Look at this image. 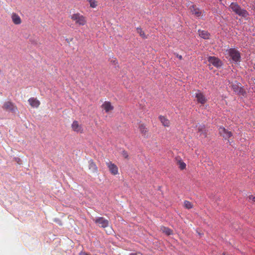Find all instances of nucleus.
Wrapping results in <instances>:
<instances>
[{"instance_id": "1", "label": "nucleus", "mask_w": 255, "mask_h": 255, "mask_svg": "<svg viewBox=\"0 0 255 255\" xmlns=\"http://www.w3.org/2000/svg\"><path fill=\"white\" fill-rule=\"evenodd\" d=\"M229 8L240 16L247 17L249 15L248 12L242 8L237 2H232L229 6Z\"/></svg>"}, {"instance_id": "2", "label": "nucleus", "mask_w": 255, "mask_h": 255, "mask_svg": "<svg viewBox=\"0 0 255 255\" xmlns=\"http://www.w3.org/2000/svg\"><path fill=\"white\" fill-rule=\"evenodd\" d=\"M71 18L75 22V24L78 26H84L87 24L86 17L79 13L73 14Z\"/></svg>"}, {"instance_id": "3", "label": "nucleus", "mask_w": 255, "mask_h": 255, "mask_svg": "<svg viewBox=\"0 0 255 255\" xmlns=\"http://www.w3.org/2000/svg\"><path fill=\"white\" fill-rule=\"evenodd\" d=\"M229 82L231 84L232 89L235 93L243 96L246 94V92L242 87L241 83L237 82L230 83V82L229 81Z\"/></svg>"}, {"instance_id": "4", "label": "nucleus", "mask_w": 255, "mask_h": 255, "mask_svg": "<svg viewBox=\"0 0 255 255\" xmlns=\"http://www.w3.org/2000/svg\"><path fill=\"white\" fill-rule=\"evenodd\" d=\"M138 128L140 134L143 138H147L149 137L150 134L149 130L144 124L140 123H139Z\"/></svg>"}, {"instance_id": "5", "label": "nucleus", "mask_w": 255, "mask_h": 255, "mask_svg": "<svg viewBox=\"0 0 255 255\" xmlns=\"http://www.w3.org/2000/svg\"><path fill=\"white\" fill-rule=\"evenodd\" d=\"M229 55L234 62H238L240 61V53L237 50L235 49H230L229 50Z\"/></svg>"}, {"instance_id": "6", "label": "nucleus", "mask_w": 255, "mask_h": 255, "mask_svg": "<svg viewBox=\"0 0 255 255\" xmlns=\"http://www.w3.org/2000/svg\"><path fill=\"white\" fill-rule=\"evenodd\" d=\"M219 133L220 135L225 139L228 140L230 137L232 136L231 131H229L224 127H220L219 128Z\"/></svg>"}, {"instance_id": "7", "label": "nucleus", "mask_w": 255, "mask_h": 255, "mask_svg": "<svg viewBox=\"0 0 255 255\" xmlns=\"http://www.w3.org/2000/svg\"><path fill=\"white\" fill-rule=\"evenodd\" d=\"M94 221L101 228H105L109 226V221L103 217H98Z\"/></svg>"}, {"instance_id": "8", "label": "nucleus", "mask_w": 255, "mask_h": 255, "mask_svg": "<svg viewBox=\"0 0 255 255\" xmlns=\"http://www.w3.org/2000/svg\"><path fill=\"white\" fill-rule=\"evenodd\" d=\"M71 128L72 130L77 133H83V128L81 124H80L77 121H74L73 122L71 125Z\"/></svg>"}, {"instance_id": "9", "label": "nucleus", "mask_w": 255, "mask_h": 255, "mask_svg": "<svg viewBox=\"0 0 255 255\" xmlns=\"http://www.w3.org/2000/svg\"><path fill=\"white\" fill-rule=\"evenodd\" d=\"M106 165L112 174L116 175L119 173L118 167L116 164L113 163L110 161H108L106 162Z\"/></svg>"}, {"instance_id": "10", "label": "nucleus", "mask_w": 255, "mask_h": 255, "mask_svg": "<svg viewBox=\"0 0 255 255\" xmlns=\"http://www.w3.org/2000/svg\"><path fill=\"white\" fill-rule=\"evenodd\" d=\"M2 108L6 111H9L13 113H15L17 110L16 107L12 102L9 101L5 102L2 106Z\"/></svg>"}, {"instance_id": "11", "label": "nucleus", "mask_w": 255, "mask_h": 255, "mask_svg": "<svg viewBox=\"0 0 255 255\" xmlns=\"http://www.w3.org/2000/svg\"><path fill=\"white\" fill-rule=\"evenodd\" d=\"M195 98H196L197 102L201 105L205 104L207 101L205 95L199 90H198L197 93H196Z\"/></svg>"}, {"instance_id": "12", "label": "nucleus", "mask_w": 255, "mask_h": 255, "mask_svg": "<svg viewBox=\"0 0 255 255\" xmlns=\"http://www.w3.org/2000/svg\"><path fill=\"white\" fill-rule=\"evenodd\" d=\"M11 18L12 22L15 25L20 24L22 20L20 16L16 13L13 12L11 15Z\"/></svg>"}, {"instance_id": "13", "label": "nucleus", "mask_w": 255, "mask_h": 255, "mask_svg": "<svg viewBox=\"0 0 255 255\" xmlns=\"http://www.w3.org/2000/svg\"><path fill=\"white\" fill-rule=\"evenodd\" d=\"M102 108L105 111L106 113L113 110L114 107L112 105L111 102L109 101L105 102L102 105Z\"/></svg>"}, {"instance_id": "14", "label": "nucleus", "mask_w": 255, "mask_h": 255, "mask_svg": "<svg viewBox=\"0 0 255 255\" xmlns=\"http://www.w3.org/2000/svg\"><path fill=\"white\" fill-rule=\"evenodd\" d=\"M28 101L30 105L33 108H38L40 104L39 101L35 98H31Z\"/></svg>"}, {"instance_id": "15", "label": "nucleus", "mask_w": 255, "mask_h": 255, "mask_svg": "<svg viewBox=\"0 0 255 255\" xmlns=\"http://www.w3.org/2000/svg\"><path fill=\"white\" fill-rule=\"evenodd\" d=\"M159 119L163 126L167 127H169L170 124V121L166 117L163 116H160Z\"/></svg>"}, {"instance_id": "16", "label": "nucleus", "mask_w": 255, "mask_h": 255, "mask_svg": "<svg viewBox=\"0 0 255 255\" xmlns=\"http://www.w3.org/2000/svg\"><path fill=\"white\" fill-rule=\"evenodd\" d=\"M190 10L192 13L197 17H199L201 15V11L194 5H192L190 7Z\"/></svg>"}, {"instance_id": "17", "label": "nucleus", "mask_w": 255, "mask_h": 255, "mask_svg": "<svg viewBox=\"0 0 255 255\" xmlns=\"http://www.w3.org/2000/svg\"><path fill=\"white\" fill-rule=\"evenodd\" d=\"M198 132L200 133V135H203L204 137H206V130L204 125H199L198 126Z\"/></svg>"}, {"instance_id": "18", "label": "nucleus", "mask_w": 255, "mask_h": 255, "mask_svg": "<svg viewBox=\"0 0 255 255\" xmlns=\"http://www.w3.org/2000/svg\"><path fill=\"white\" fill-rule=\"evenodd\" d=\"M89 168L92 170L93 172H97L98 171V167L93 160L90 161Z\"/></svg>"}, {"instance_id": "19", "label": "nucleus", "mask_w": 255, "mask_h": 255, "mask_svg": "<svg viewBox=\"0 0 255 255\" xmlns=\"http://www.w3.org/2000/svg\"><path fill=\"white\" fill-rule=\"evenodd\" d=\"M160 230L168 236L173 234L172 230L164 226L161 227Z\"/></svg>"}, {"instance_id": "20", "label": "nucleus", "mask_w": 255, "mask_h": 255, "mask_svg": "<svg viewBox=\"0 0 255 255\" xmlns=\"http://www.w3.org/2000/svg\"><path fill=\"white\" fill-rule=\"evenodd\" d=\"M199 36L204 39H208L209 38V33L205 30L198 31Z\"/></svg>"}, {"instance_id": "21", "label": "nucleus", "mask_w": 255, "mask_h": 255, "mask_svg": "<svg viewBox=\"0 0 255 255\" xmlns=\"http://www.w3.org/2000/svg\"><path fill=\"white\" fill-rule=\"evenodd\" d=\"M208 61L210 64H219V60L214 56H209L208 57Z\"/></svg>"}, {"instance_id": "22", "label": "nucleus", "mask_w": 255, "mask_h": 255, "mask_svg": "<svg viewBox=\"0 0 255 255\" xmlns=\"http://www.w3.org/2000/svg\"><path fill=\"white\" fill-rule=\"evenodd\" d=\"M137 32L139 34V35L143 39L147 38V36L144 33V32L142 31L141 28L137 27L136 28Z\"/></svg>"}, {"instance_id": "23", "label": "nucleus", "mask_w": 255, "mask_h": 255, "mask_svg": "<svg viewBox=\"0 0 255 255\" xmlns=\"http://www.w3.org/2000/svg\"><path fill=\"white\" fill-rule=\"evenodd\" d=\"M184 206L185 208L190 209L193 207V205L190 202L186 200L184 202Z\"/></svg>"}, {"instance_id": "24", "label": "nucleus", "mask_w": 255, "mask_h": 255, "mask_svg": "<svg viewBox=\"0 0 255 255\" xmlns=\"http://www.w3.org/2000/svg\"><path fill=\"white\" fill-rule=\"evenodd\" d=\"M89 2L90 7L92 8H95L98 5V2L96 0H89Z\"/></svg>"}, {"instance_id": "25", "label": "nucleus", "mask_w": 255, "mask_h": 255, "mask_svg": "<svg viewBox=\"0 0 255 255\" xmlns=\"http://www.w3.org/2000/svg\"><path fill=\"white\" fill-rule=\"evenodd\" d=\"M178 163L179 165V168L181 170H183V169H185L186 165L183 161H182V160H179L178 162Z\"/></svg>"}, {"instance_id": "26", "label": "nucleus", "mask_w": 255, "mask_h": 255, "mask_svg": "<svg viewBox=\"0 0 255 255\" xmlns=\"http://www.w3.org/2000/svg\"><path fill=\"white\" fill-rule=\"evenodd\" d=\"M123 155L125 158H128V153L125 151L123 152Z\"/></svg>"}, {"instance_id": "27", "label": "nucleus", "mask_w": 255, "mask_h": 255, "mask_svg": "<svg viewBox=\"0 0 255 255\" xmlns=\"http://www.w3.org/2000/svg\"><path fill=\"white\" fill-rule=\"evenodd\" d=\"M249 199H250V200H251V199H252V200H253V201H255V197H253L252 195L250 196V197H249Z\"/></svg>"}, {"instance_id": "28", "label": "nucleus", "mask_w": 255, "mask_h": 255, "mask_svg": "<svg viewBox=\"0 0 255 255\" xmlns=\"http://www.w3.org/2000/svg\"><path fill=\"white\" fill-rule=\"evenodd\" d=\"M130 255H142L140 253H131Z\"/></svg>"}, {"instance_id": "29", "label": "nucleus", "mask_w": 255, "mask_h": 255, "mask_svg": "<svg viewBox=\"0 0 255 255\" xmlns=\"http://www.w3.org/2000/svg\"><path fill=\"white\" fill-rule=\"evenodd\" d=\"M214 65L216 66L217 68H219L222 65L217 64V65Z\"/></svg>"}, {"instance_id": "30", "label": "nucleus", "mask_w": 255, "mask_h": 255, "mask_svg": "<svg viewBox=\"0 0 255 255\" xmlns=\"http://www.w3.org/2000/svg\"><path fill=\"white\" fill-rule=\"evenodd\" d=\"M253 83H254V84H255V79H254V80H253Z\"/></svg>"}, {"instance_id": "31", "label": "nucleus", "mask_w": 255, "mask_h": 255, "mask_svg": "<svg viewBox=\"0 0 255 255\" xmlns=\"http://www.w3.org/2000/svg\"><path fill=\"white\" fill-rule=\"evenodd\" d=\"M181 58H182V56H179V59H181Z\"/></svg>"}]
</instances>
